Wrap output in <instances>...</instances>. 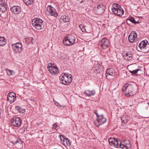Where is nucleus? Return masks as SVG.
<instances>
[{
  "instance_id": "nucleus-4",
  "label": "nucleus",
  "mask_w": 149,
  "mask_h": 149,
  "mask_svg": "<svg viewBox=\"0 0 149 149\" xmlns=\"http://www.w3.org/2000/svg\"><path fill=\"white\" fill-rule=\"evenodd\" d=\"M33 26L38 30L43 29L45 27V23L44 21L39 18L33 19L32 21Z\"/></svg>"
},
{
  "instance_id": "nucleus-2",
  "label": "nucleus",
  "mask_w": 149,
  "mask_h": 149,
  "mask_svg": "<svg viewBox=\"0 0 149 149\" xmlns=\"http://www.w3.org/2000/svg\"><path fill=\"white\" fill-rule=\"evenodd\" d=\"M60 83L65 85H69L72 80V76L68 74L63 73L59 77Z\"/></svg>"
},
{
  "instance_id": "nucleus-11",
  "label": "nucleus",
  "mask_w": 149,
  "mask_h": 149,
  "mask_svg": "<svg viewBox=\"0 0 149 149\" xmlns=\"http://www.w3.org/2000/svg\"><path fill=\"white\" fill-rule=\"evenodd\" d=\"M97 122H95L96 125L98 127L100 125L103 124L107 121V119L103 116V115H101L100 117L96 118Z\"/></svg>"
},
{
  "instance_id": "nucleus-39",
  "label": "nucleus",
  "mask_w": 149,
  "mask_h": 149,
  "mask_svg": "<svg viewBox=\"0 0 149 149\" xmlns=\"http://www.w3.org/2000/svg\"><path fill=\"white\" fill-rule=\"evenodd\" d=\"M147 104L149 106V102L147 103Z\"/></svg>"
},
{
  "instance_id": "nucleus-1",
  "label": "nucleus",
  "mask_w": 149,
  "mask_h": 149,
  "mask_svg": "<svg viewBox=\"0 0 149 149\" xmlns=\"http://www.w3.org/2000/svg\"><path fill=\"white\" fill-rule=\"evenodd\" d=\"M123 91L127 97H131L136 94L137 91L134 86L130 84H125L123 87Z\"/></svg>"
},
{
  "instance_id": "nucleus-23",
  "label": "nucleus",
  "mask_w": 149,
  "mask_h": 149,
  "mask_svg": "<svg viewBox=\"0 0 149 149\" xmlns=\"http://www.w3.org/2000/svg\"><path fill=\"white\" fill-rule=\"evenodd\" d=\"M95 93V92L94 90L90 91L86 90L83 93L85 94L86 96H90L94 95Z\"/></svg>"
},
{
  "instance_id": "nucleus-35",
  "label": "nucleus",
  "mask_w": 149,
  "mask_h": 149,
  "mask_svg": "<svg viewBox=\"0 0 149 149\" xmlns=\"http://www.w3.org/2000/svg\"><path fill=\"white\" fill-rule=\"evenodd\" d=\"M16 109L18 111V112L20 113L21 112L22 109L20 107L18 106H16L15 107Z\"/></svg>"
},
{
  "instance_id": "nucleus-22",
  "label": "nucleus",
  "mask_w": 149,
  "mask_h": 149,
  "mask_svg": "<svg viewBox=\"0 0 149 149\" xmlns=\"http://www.w3.org/2000/svg\"><path fill=\"white\" fill-rule=\"evenodd\" d=\"M13 144L17 149H22L23 146L21 140H17Z\"/></svg>"
},
{
  "instance_id": "nucleus-31",
  "label": "nucleus",
  "mask_w": 149,
  "mask_h": 149,
  "mask_svg": "<svg viewBox=\"0 0 149 149\" xmlns=\"http://www.w3.org/2000/svg\"><path fill=\"white\" fill-rule=\"evenodd\" d=\"M79 28L81 29V31L83 32H84L86 31L85 26L83 24H81L79 25Z\"/></svg>"
},
{
  "instance_id": "nucleus-40",
  "label": "nucleus",
  "mask_w": 149,
  "mask_h": 149,
  "mask_svg": "<svg viewBox=\"0 0 149 149\" xmlns=\"http://www.w3.org/2000/svg\"><path fill=\"white\" fill-rule=\"evenodd\" d=\"M132 71H130V73H132Z\"/></svg>"
},
{
  "instance_id": "nucleus-16",
  "label": "nucleus",
  "mask_w": 149,
  "mask_h": 149,
  "mask_svg": "<svg viewBox=\"0 0 149 149\" xmlns=\"http://www.w3.org/2000/svg\"><path fill=\"white\" fill-rule=\"evenodd\" d=\"M7 8V6L4 1L3 0H0V14L5 12L6 11Z\"/></svg>"
},
{
  "instance_id": "nucleus-14",
  "label": "nucleus",
  "mask_w": 149,
  "mask_h": 149,
  "mask_svg": "<svg viewBox=\"0 0 149 149\" xmlns=\"http://www.w3.org/2000/svg\"><path fill=\"white\" fill-rule=\"evenodd\" d=\"M100 45L102 48L104 49L108 47L109 45V40L106 37H104L102 39L100 43Z\"/></svg>"
},
{
  "instance_id": "nucleus-20",
  "label": "nucleus",
  "mask_w": 149,
  "mask_h": 149,
  "mask_svg": "<svg viewBox=\"0 0 149 149\" xmlns=\"http://www.w3.org/2000/svg\"><path fill=\"white\" fill-rule=\"evenodd\" d=\"M10 11L15 14H18L21 12V8L17 6H14L10 8Z\"/></svg>"
},
{
  "instance_id": "nucleus-27",
  "label": "nucleus",
  "mask_w": 149,
  "mask_h": 149,
  "mask_svg": "<svg viewBox=\"0 0 149 149\" xmlns=\"http://www.w3.org/2000/svg\"><path fill=\"white\" fill-rule=\"evenodd\" d=\"M60 19L62 20L64 22H68L69 20L68 17L65 15L62 16L60 18Z\"/></svg>"
},
{
  "instance_id": "nucleus-29",
  "label": "nucleus",
  "mask_w": 149,
  "mask_h": 149,
  "mask_svg": "<svg viewBox=\"0 0 149 149\" xmlns=\"http://www.w3.org/2000/svg\"><path fill=\"white\" fill-rule=\"evenodd\" d=\"M6 70L7 71V74L9 76H10L15 74L13 70H9L8 68H6Z\"/></svg>"
},
{
  "instance_id": "nucleus-34",
  "label": "nucleus",
  "mask_w": 149,
  "mask_h": 149,
  "mask_svg": "<svg viewBox=\"0 0 149 149\" xmlns=\"http://www.w3.org/2000/svg\"><path fill=\"white\" fill-rule=\"evenodd\" d=\"M58 128V126L57 124V123H56L53 125L52 129H55L56 130H57Z\"/></svg>"
},
{
  "instance_id": "nucleus-7",
  "label": "nucleus",
  "mask_w": 149,
  "mask_h": 149,
  "mask_svg": "<svg viewBox=\"0 0 149 149\" xmlns=\"http://www.w3.org/2000/svg\"><path fill=\"white\" fill-rule=\"evenodd\" d=\"M47 69L49 72L52 74H56L59 72L58 68L56 65H52V63L48 64Z\"/></svg>"
},
{
  "instance_id": "nucleus-33",
  "label": "nucleus",
  "mask_w": 149,
  "mask_h": 149,
  "mask_svg": "<svg viewBox=\"0 0 149 149\" xmlns=\"http://www.w3.org/2000/svg\"><path fill=\"white\" fill-rule=\"evenodd\" d=\"M140 71L141 72V70L139 69H136L134 70H133L132 71V74H135L136 73H137L138 72Z\"/></svg>"
},
{
  "instance_id": "nucleus-32",
  "label": "nucleus",
  "mask_w": 149,
  "mask_h": 149,
  "mask_svg": "<svg viewBox=\"0 0 149 149\" xmlns=\"http://www.w3.org/2000/svg\"><path fill=\"white\" fill-rule=\"evenodd\" d=\"M59 136L60 138V140L61 141H64V140H65V139H67V138H66V137L65 136L61 134H60Z\"/></svg>"
},
{
  "instance_id": "nucleus-5",
  "label": "nucleus",
  "mask_w": 149,
  "mask_h": 149,
  "mask_svg": "<svg viewBox=\"0 0 149 149\" xmlns=\"http://www.w3.org/2000/svg\"><path fill=\"white\" fill-rule=\"evenodd\" d=\"M149 45L148 41L146 40L142 41L139 45L138 51L143 52H146L149 51V48L147 47Z\"/></svg>"
},
{
  "instance_id": "nucleus-24",
  "label": "nucleus",
  "mask_w": 149,
  "mask_h": 149,
  "mask_svg": "<svg viewBox=\"0 0 149 149\" xmlns=\"http://www.w3.org/2000/svg\"><path fill=\"white\" fill-rule=\"evenodd\" d=\"M130 118L129 116H126V115H124L121 117V119L122 122L124 123H127L130 119Z\"/></svg>"
},
{
  "instance_id": "nucleus-21",
  "label": "nucleus",
  "mask_w": 149,
  "mask_h": 149,
  "mask_svg": "<svg viewBox=\"0 0 149 149\" xmlns=\"http://www.w3.org/2000/svg\"><path fill=\"white\" fill-rule=\"evenodd\" d=\"M110 75L112 76H115L117 75V72L115 70L112 68L108 69L106 72V76Z\"/></svg>"
},
{
  "instance_id": "nucleus-30",
  "label": "nucleus",
  "mask_w": 149,
  "mask_h": 149,
  "mask_svg": "<svg viewBox=\"0 0 149 149\" xmlns=\"http://www.w3.org/2000/svg\"><path fill=\"white\" fill-rule=\"evenodd\" d=\"M63 142L64 143L65 145L68 146H69L70 145V140L68 138L64 140V141H63Z\"/></svg>"
},
{
  "instance_id": "nucleus-17",
  "label": "nucleus",
  "mask_w": 149,
  "mask_h": 149,
  "mask_svg": "<svg viewBox=\"0 0 149 149\" xmlns=\"http://www.w3.org/2000/svg\"><path fill=\"white\" fill-rule=\"evenodd\" d=\"M16 98L15 93L13 92H10L8 95L7 100L9 101L10 103H12L15 101Z\"/></svg>"
},
{
  "instance_id": "nucleus-10",
  "label": "nucleus",
  "mask_w": 149,
  "mask_h": 149,
  "mask_svg": "<svg viewBox=\"0 0 149 149\" xmlns=\"http://www.w3.org/2000/svg\"><path fill=\"white\" fill-rule=\"evenodd\" d=\"M47 12L49 15L57 17L58 14L56 10L51 5L48 6L47 8Z\"/></svg>"
},
{
  "instance_id": "nucleus-37",
  "label": "nucleus",
  "mask_w": 149,
  "mask_h": 149,
  "mask_svg": "<svg viewBox=\"0 0 149 149\" xmlns=\"http://www.w3.org/2000/svg\"><path fill=\"white\" fill-rule=\"evenodd\" d=\"M55 102V104H56V105L58 107H61V105H60L58 102H56V101H55L54 102Z\"/></svg>"
},
{
  "instance_id": "nucleus-25",
  "label": "nucleus",
  "mask_w": 149,
  "mask_h": 149,
  "mask_svg": "<svg viewBox=\"0 0 149 149\" xmlns=\"http://www.w3.org/2000/svg\"><path fill=\"white\" fill-rule=\"evenodd\" d=\"M6 39L5 38L0 36V45L3 46L6 45Z\"/></svg>"
},
{
  "instance_id": "nucleus-18",
  "label": "nucleus",
  "mask_w": 149,
  "mask_h": 149,
  "mask_svg": "<svg viewBox=\"0 0 149 149\" xmlns=\"http://www.w3.org/2000/svg\"><path fill=\"white\" fill-rule=\"evenodd\" d=\"M122 55L124 59L127 61L131 60L133 58V54L130 52H124L122 53Z\"/></svg>"
},
{
  "instance_id": "nucleus-41",
  "label": "nucleus",
  "mask_w": 149,
  "mask_h": 149,
  "mask_svg": "<svg viewBox=\"0 0 149 149\" xmlns=\"http://www.w3.org/2000/svg\"><path fill=\"white\" fill-rule=\"evenodd\" d=\"M83 2V1H81V2H80V3H82Z\"/></svg>"
},
{
  "instance_id": "nucleus-9",
  "label": "nucleus",
  "mask_w": 149,
  "mask_h": 149,
  "mask_svg": "<svg viewBox=\"0 0 149 149\" xmlns=\"http://www.w3.org/2000/svg\"><path fill=\"white\" fill-rule=\"evenodd\" d=\"M120 140L113 138H110L109 139V143L110 146L114 148H119Z\"/></svg>"
},
{
  "instance_id": "nucleus-36",
  "label": "nucleus",
  "mask_w": 149,
  "mask_h": 149,
  "mask_svg": "<svg viewBox=\"0 0 149 149\" xmlns=\"http://www.w3.org/2000/svg\"><path fill=\"white\" fill-rule=\"evenodd\" d=\"M94 113H95L96 116V117H97V118H98V117H100V116L97 113V110H95L94 111Z\"/></svg>"
},
{
  "instance_id": "nucleus-8",
  "label": "nucleus",
  "mask_w": 149,
  "mask_h": 149,
  "mask_svg": "<svg viewBox=\"0 0 149 149\" xmlns=\"http://www.w3.org/2000/svg\"><path fill=\"white\" fill-rule=\"evenodd\" d=\"M12 47L13 51L16 53H19L22 50V45L21 43L17 42L12 45Z\"/></svg>"
},
{
  "instance_id": "nucleus-13",
  "label": "nucleus",
  "mask_w": 149,
  "mask_h": 149,
  "mask_svg": "<svg viewBox=\"0 0 149 149\" xmlns=\"http://www.w3.org/2000/svg\"><path fill=\"white\" fill-rule=\"evenodd\" d=\"M119 145V148L123 149H128L131 147L130 142L129 140L125 141V142H121L120 141Z\"/></svg>"
},
{
  "instance_id": "nucleus-12",
  "label": "nucleus",
  "mask_w": 149,
  "mask_h": 149,
  "mask_svg": "<svg viewBox=\"0 0 149 149\" xmlns=\"http://www.w3.org/2000/svg\"><path fill=\"white\" fill-rule=\"evenodd\" d=\"M11 125L16 127H19L21 125V120L18 117H14L12 118L11 120Z\"/></svg>"
},
{
  "instance_id": "nucleus-28",
  "label": "nucleus",
  "mask_w": 149,
  "mask_h": 149,
  "mask_svg": "<svg viewBox=\"0 0 149 149\" xmlns=\"http://www.w3.org/2000/svg\"><path fill=\"white\" fill-rule=\"evenodd\" d=\"M23 1L27 6L33 3V0H23Z\"/></svg>"
},
{
  "instance_id": "nucleus-15",
  "label": "nucleus",
  "mask_w": 149,
  "mask_h": 149,
  "mask_svg": "<svg viewBox=\"0 0 149 149\" xmlns=\"http://www.w3.org/2000/svg\"><path fill=\"white\" fill-rule=\"evenodd\" d=\"M137 39V35L135 31H132L130 34L128 36V40L130 43H133L135 42Z\"/></svg>"
},
{
  "instance_id": "nucleus-6",
  "label": "nucleus",
  "mask_w": 149,
  "mask_h": 149,
  "mask_svg": "<svg viewBox=\"0 0 149 149\" xmlns=\"http://www.w3.org/2000/svg\"><path fill=\"white\" fill-rule=\"evenodd\" d=\"M75 41V38L74 36L68 35L63 38V43L65 45L69 46L74 43Z\"/></svg>"
},
{
  "instance_id": "nucleus-19",
  "label": "nucleus",
  "mask_w": 149,
  "mask_h": 149,
  "mask_svg": "<svg viewBox=\"0 0 149 149\" xmlns=\"http://www.w3.org/2000/svg\"><path fill=\"white\" fill-rule=\"evenodd\" d=\"M105 7L102 4H99L97 5L96 10L98 14H101L104 11Z\"/></svg>"
},
{
  "instance_id": "nucleus-26",
  "label": "nucleus",
  "mask_w": 149,
  "mask_h": 149,
  "mask_svg": "<svg viewBox=\"0 0 149 149\" xmlns=\"http://www.w3.org/2000/svg\"><path fill=\"white\" fill-rule=\"evenodd\" d=\"M127 20L130 21L131 22L134 24H139L140 23V21L139 20L136 21L133 17H130Z\"/></svg>"
},
{
  "instance_id": "nucleus-3",
  "label": "nucleus",
  "mask_w": 149,
  "mask_h": 149,
  "mask_svg": "<svg viewBox=\"0 0 149 149\" xmlns=\"http://www.w3.org/2000/svg\"><path fill=\"white\" fill-rule=\"evenodd\" d=\"M111 11L115 15L118 16H122L124 13V11L121 6L116 3L112 5Z\"/></svg>"
},
{
  "instance_id": "nucleus-38",
  "label": "nucleus",
  "mask_w": 149,
  "mask_h": 149,
  "mask_svg": "<svg viewBox=\"0 0 149 149\" xmlns=\"http://www.w3.org/2000/svg\"><path fill=\"white\" fill-rule=\"evenodd\" d=\"M29 39L31 40V42H33L32 40H33V38L32 37H30Z\"/></svg>"
}]
</instances>
